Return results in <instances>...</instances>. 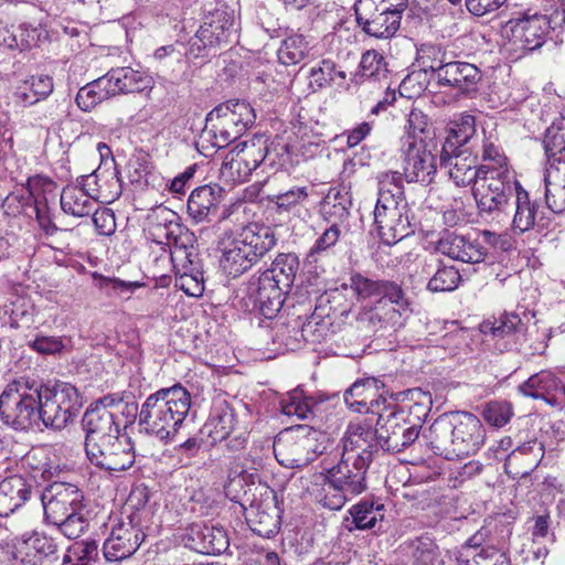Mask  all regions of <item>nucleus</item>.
Listing matches in <instances>:
<instances>
[{"mask_svg": "<svg viewBox=\"0 0 565 565\" xmlns=\"http://www.w3.org/2000/svg\"><path fill=\"white\" fill-rule=\"evenodd\" d=\"M545 202L550 216L552 213L565 212V163L546 166L544 170Z\"/></svg>", "mask_w": 565, "mask_h": 565, "instance_id": "nucleus-43", "label": "nucleus"}, {"mask_svg": "<svg viewBox=\"0 0 565 565\" xmlns=\"http://www.w3.org/2000/svg\"><path fill=\"white\" fill-rule=\"evenodd\" d=\"M257 148L247 141L238 143L223 160L220 169L221 178L226 182H245L252 172L262 163L264 157L259 154L262 142Z\"/></svg>", "mask_w": 565, "mask_h": 565, "instance_id": "nucleus-21", "label": "nucleus"}, {"mask_svg": "<svg viewBox=\"0 0 565 565\" xmlns=\"http://www.w3.org/2000/svg\"><path fill=\"white\" fill-rule=\"evenodd\" d=\"M53 87V79L50 76L32 75L18 82L13 95L18 104L26 107L47 98Z\"/></svg>", "mask_w": 565, "mask_h": 565, "instance_id": "nucleus-45", "label": "nucleus"}, {"mask_svg": "<svg viewBox=\"0 0 565 565\" xmlns=\"http://www.w3.org/2000/svg\"><path fill=\"white\" fill-rule=\"evenodd\" d=\"M385 280H373L360 273L350 276V284L343 282L340 287L331 289L327 296L328 301L339 302L341 298L348 295L355 297L356 300H367L381 296Z\"/></svg>", "mask_w": 565, "mask_h": 565, "instance_id": "nucleus-40", "label": "nucleus"}, {"mask_svg": "<svg viewBox=\"0 0 565 565\" xmlns=\"http://www.w3.org/2000/svg\"><path fill=\"white\" fill-rule=\"evenodd\" d=\"M53 525H55L65 537L76 540L86 532L89 521L84 514V510H77L74 514L54 522Z\"/></svg>", "mask_w": 565, "mask_h": 565, "instance_id": "nucleus-59", "label": "nucleus"}, {"mask_svg": "<svg viewBox=\"0 0 565 565\" xmlns=\"http://www.w3.org/2000/svg\"><path fill=\"white\" fill-rule=\"evenodd\" d=\"M36 454H28L24 458L26 465L33 470L32 476L13 475L0 482V516H9L23 507L32 497L38 476L44 480L52 478V468L47 462L34 465Z\"/></svg>", "mask_w": 565, "mask_h": 565, "instance_id": "nucleus-9", "label": "nucleus"}, {"mask_svg": "<svg viewBox=\"0 0 565 565\" xmlns=\"http://www.w3.org/2000/svg\"><path fill=\"white\" fill-rule=\"evenodd\" d=\"M233 28V15L225 11L216 10L212 19L200 26L196 32V39L203 47H217L231 42Z\"/></svg>", "mask_w": 565, "mask_h": 565, "instance_id": "nucleus-38", "label": "nucleus"}, {"mask_svg": "<svg viewBox=\"0 0 565 565\" xmlns=\"http://www.w3.org/2000/svg\"><path fill=\"white\" fill-rule=\"evenodd\" d=\"M412 311H402L395 306L377 301L373 307L361 308L356 313V326L367 332H376L381 329H398L405 324Z\"/></svg>", "mask_w": 565, "mask_h": 565, "instance_id": "nucleus-25", "label": "nucleus"}, {"mask_svg": "<svg viewBox=\"0 0 565 565\" xmlns=\"http://www.w3.org/2000/svg\"><path fill=\"white\" fill-rule=\"evenodd\" d=\"M318 403L312 396H308L301 387H296L285 396V435L288 438L301 437L310 447V436L317 434L310 424H295L294 419L313 420Z\"/></svg>", "mask_w": 565, "mask_h": 565, "instance_id": "nucleus-15", "label": "nucleus"}, {"mask_svg": "<svg viewBox=\"0 0 565 565\" xmlns=\"http://www.w3.org/2000/svg\"><path fill=\"white\" fill-rule=\"evenodd\" d=\"M565 31V11H555L551 17L544 14L524 15L512 19L503 28V36L512 50L533 51L541 47L550 32L563 42L561 35Z\"/></svg>", "mask_w": 565, "mask_h": 565, "instance_id": "nucleus-7", "label": "nucleus"}, {"mask_svg": "<svg viewBox=\"0 0 565 565\" xmlns=\"http://www.w3.org/2000/svg\"><path fill=\"white\" fill-rule=\"evenodd\" d=\"M41 399L39 424L54 430L65 428L83 406L78 390L66 382H58L53 386L42 384Z\"/></svg>", "mask_w": 565, "mask_h": 565, "instance_id": "nucleus-8", "label": "nucleus"}, {"mask_svg": "<svg viewBox=\"0 0 565 565\" xmlns=\"http://www.w3.org/2000/svg\"><path fill=\"white\" fill-rule=\"evenodd\" d=\"M113 96L118 94L138 93L149 87L150 79L139 71L131 67H117L110 70L104 76Z\"/></svg>", "mask_w": 565, "mask_h": 565, "instance_id": "nucleus-42", "label": "nucleus"}, {"mask_svg": "<svg viewBox=\"0 0 565 565\" xmlns=\"http://www.w3.org/2000/svg\"><path fill=\"white\" fill-rule=\"evenodd\" d=\"M377 203H406L403 179L399 172L387 171L379 175Z\"/></svg>", "mask_w": 565, "mask_h": 565, "instance_id": "nucleus-50", "label": "nucleus"}, {"mask_svg": "<svg viewBox=\"0 0 565 565\" xmlns=\"http://www.w3.org/2000/svg\"><path fill=\"white\" fill-rule=\"evenodd\" d=\"M107 81L99 77L77 92L76 104L84 111H90L96 105L111 97Z\"/></svg>", "mask_w": 565, "mask_h": 565, "instance_id": "nucleus-51", "label": "nucleus"}, {"mask_svg": "<svg viewBox=\"0 0 565 565\" xmlns=\"http://www.w3.org/2000/svg\"><path fill=\"white\" fill-rule=\"evenodd\" d=\"M438 546L428 535L417 536L401 544L398 565H435Z\"/></svg>", "mask_w": 565, "mask_h": 565, "instance_id": "nucleus-39", "label": "nucleus"}, {"mask_svg": "<svg viewBox=\"0 0 565 565\" xmlns=\"http://www.w3.org/2000/svg\"><path fill=\"white\" fill-rule=\"evenodd\" d=\"M309 42L302 34H291L285 39V65L301 62L309 52Z\"/></svg>", "mask_w": 565, "mask_h": 565, "instance_id": "nucleus-63", "label": "nucleus"}, {"mask_svg": "<svg viewBox=\"0 0 565 565\" xmlns=\"http://www.w3.org/2000/svg\"><path fill=\"white\" fill-rule=\"evenodd\" d=\"M460 274L454 266L438 268L427 284V289L433 292L455 290L460 282Z\"/></svg>", "mask_w": 565, "mask_h": 565, "instance_id": "nucleus-55", "label": "nucleus"}, {"mask_svg": "<svg viewBox=\"0 0 565 565\" xmlns=\"http://www.w3.org/2000/svg\"><path fill=\"white\" fill-rule=\"evenodd\" d=\"M280 513L271 515L265 511H258L254 519H248L250 530L259 536L270 539L279 532Z\"/></svg>", "mask_w": 565, "mask_h": 565, "instance_id": "nucleus-58", "label": "nucleus"}, {"mask_svg": "<svg viewBox=\"0 0 565 565\" xmlns=\"http://www.w3.org/2000/svg\"><path fill=\"white\" fill-rule=\"evenodd\" d=\"M497 242V234L490 231H482L476 236L446 233L438 241V249L454 260L479 264L488 255L487 245L493 246Z\"/></svg>", "mask_w": 565, "mask_h": 565, "instance_id": "nucleus-14", "label": "nucleus"}, {"mask_svg": "<svg viewBox=\"0 0 565 565\" xmlns=\"http://www.w3.org/2000/svg\"><path fill=\"white\" fill-rule=\"evenodd\" d=\"M98 546L95 541L75 542L64 557V563L73 565H89L90 561L97 556Z\"/></svg>", "mask_w": 565, "mask_h": 565, "instance_id": "nucleus-61", "label": "nucleus"}, {"mask_svg": "<svg viewBox=\"0 0 565 565\" xmlns=\"http://www.w3.org/2000/svg\"><path fill=\"white\" fill-rule=\"evenodd\" d=\"M42 384L26 379L9 383L0 394V418L15 430L39 427Z\"/></svg>", "mask_w": 565, "mask_h": 565, "instance_id": "nucleus-6", "label": "nucleus"}, {"mask_svg": "<svg viewBox=\"0 0 565 565\" xmlns=\"http://www.w3.org/2000/svg\"><path fill=\"white\" fill-rule=\"evenodd\" d=\"M224 189L210 183L195 188L188 199V214L195 222L207 221L210 216L215 215L220 203L224 200Z\"/></svg>", "mask_w": 565, "mask_h": 565, "instance_id": "nucleus-31", "label": "nucleus"}, {"mask_svg": "<svg viewBox=\"0 0 565 565\" xmlns=\"http://www.w3.org/2000/svg\"><path fill=\"white\" fill-rule=\"evenodd\" d=\"M512 404L507 401H491L486 404L482 415L492 427L501 428L513 417Z\"/></svg>", "mask_w": 565, "mask_h": 565, "instance_id": "nucleus-57", "label": "nucleus"}, {"mask_svg": "<svg viewBox=\"0 0 565 565\" xmlns=\"http://www.w3.org/2000/svg\"><path fill=\"white\" fill-rule=\"evenodd\" d=\"M545 455V447L536 439L523 443L513 449L505 459V468L516 476H529L533 472Z\"/></svg>", "mask_w": 565, "mask_h": 565, "instance_id": "nucleus-36", "label": "nucleus"}, {"mask_svg": "<svg viewBox=\"0 0 565 565\" xmlns=\"http://www.w3.org/2000/svg\"><path fill=\"white\" fill-rule=\"evenodd\" d=\"M524 396L543 399L552 406L565 405V386L550 371H541L519 386Z\"/></svg>", "mask_w": 565, "mask_h": 565, "instance_id": "nucleus-28", "label": "nucleus"}, {"mask_svg": "<svg viewBox=\"0 0 565 565\" xmlns=\"http://www.w3.org/2000/svg\"><path fill=\"white\" fill-rule=\"evenodd\" d=\"M478 154L479 151L472 153L471 147L454 153L441 151L440 166L447 170L449 178L457 186H468L471 183L475 185L477 180L487 172L477 166Z\"/></svg>", "mask_w": 565, "mask_h": 565, "instance_id": "nucleus-24", "label": "nucleus"}, {"mask_svg": "<svg viewBox=\"0 0 565 565\" xmlns=\"http://www.w3.org/2000/svg\"><path fill=\"white\" fill-rule=\"evenodd\" d=\"M175 287L183 290L188 296L200 297L204 291L203 273L199 267H191L190 271H182L175 277Z\"/></svg>", "mask_w": 565, "mask_h": 565, "instance_id": "nucleus-62", "label": "nucleus"}, {"mask_svg": "<svg viewBox=\"0 0 565 565\" xmlns=\"http://www.w3.org/2000/svg\"><path fill=\"white\" fill-rule=\"evenodd\" d=\"M355 15L358 23L365 33L377 39L392 38L401 25V15L395 13L386 14L372 10V3L365 2L363 6L355 4Z\"/></svg>", "mask_w": 565, "mask_h": 565, "instance_id": "nucleus-30", "label": "nucleus"}, {"mask_svg": "<svg viewBox=\"0 0 565 565\" xmlns=\"http://www.w3.org/2000/svg\"><path fill=\"white\" fill-rule=\"evenodd\" d=\"M481 141L482 145L480 152L483 161L480 166L481 169L487 170V173L493 171L500 172V170H511L508 166L507 157L491 137H486L483 135Z\"/></svg>", "mask_w": 565, "mask_h": 565, "instance_id": "nucleus-54", "label": "nucleus"}, {"mask_svg": "<svg viewBox=\"0 0 565 565\" xmlns=\"http://www.w3.org/2000/svg\"><path fill=\"white\" fill-rule=\"evenodd\" d=\"M406 206L407 203H376L374 222L384 244L394 245L412 233Z\"/></svg>", "mask_w": 565, "mask_h": 565, "instance_id": "nucleus-19", "label": "nucleus"}, {"mask_svg": "<svg viewBox=\"0 0 565 565\" xmlns=\"http://www.w3.org/2000/svg\"><path fill=\"white\" fill-rule=\"evenodd\" d=\"M488 533L484 526L459 548L448 551L441 565H510L505 552L492 544Z\"/></svg>", "mask_w": 565, "mask_h": 565, "instance_id": "nucleus-12", "label": "nucleus"}, {"mask_svg": "<svg viewBox=\"0 0 565 565\" xmlns=\"http://www.w3.org/2000/svg\"><path fill=\"white\" fill-rule=\"evenodd\" d=\"M153 230V235L159 243H162L161 239L166 238V244L170 245V256L157 258V263L171 264L177 277L182 274V271H190L191 267H198L193 259L196 257L192 245L194 238L193 233L188 231L183 232L180 224L172 221L158 224Z\"/></svg>", "mask_w": 565, "mask_h": 565, "instance_id": "nucleus-13", "label": "nucleus"}, {"mask_svg": "<svg viewBox=\"0 0 565 565\" xmlns=\"http://www.w3.org/2000/svg\"><path fill=\"white\" fill-rule=\"evenodd\" d=\"M449 58V54L440 45L425 43L417 49V63L419 67L425 73L430 72L435 81L438 77L439 71L444 68Z\"/></svg>", "mask_w": 565, "mask_h": 565, "instance_id": "nucleus-49", "label": "nucleus"}, {"mask_svg": "<svg viewBox=\"0 0 565 565\" xmlns=\"http://www.w3.org/2000/svg\"><path fill=\"white\" fill-rule=\"evenodd\" d=\"M419 430L420 426L407 423L405 412L391 401L377 418V444L384 450L401 452L418 439Z\"/></svg>", "mask_w": 565, "mask_h": 565, "instance_id": "nucleus-10", "label": "nucleus"}, {"mask_svg": "<svg viewBox=\"0 0 565 565\" xmlns=\"http://www.w3.org/2000/svg\"><path fill=\"white\" fill-rule=\"evenodd\" d=\"M383 505H375L373 502H360L350 509L351 523L354 529H372L379 520H382Z\"/></svg>", "mask_w": 565, "mask_h": 565, "instance_id": "nucleus-53", "label": "nucleus"}, {"mask_svg": "<svg viewBox=\"0 0 565 565\" xmlns=\"http://www.w3.org/2000/svg\"><path fill=\"white\" fill-rule=\"evenodd\" d=\"M424 438L435 454L452 460L475 455L484 444L486 430L476 415L454 412L435 419Z\"/></svg>", "mask_w": 565, "mask_h": 565, "instance_id": "nucleus-1", "label": "nucleus"}, {"mask_svg": "<svg viewBox=\"0 0 565 565\" xmlns=\"http://www.w3.org/2000/svg\"><path fill=\"white\" fill-rule=\"evenodd\" d=\"M429 136V119L422 110L414 108L411 110L405 124V134L401 139V146L407 143H426L425 139Z\"/></svg>", "mask_w": 565, "mask_h": 565, "instance_id": "nucleus-52", "label": "nucleus"}, {"mask_svg": "<svg viewBox=\"0 0 565 565\" xmlns=\"http://www.w3.org/2000/svg\"><path fill=\"white\" fill-rule=\"evenodd\" d=\"M341 441V456L353 460L367 457V462H371L372 449L377 443V428L373 429L367 423H350Z\"/></svg>", "mask_w": 565, "mask_h": 565, "instance_id": "nucleus-27", "label": "nucleus"}, {"mask_svg": "<svg viewBox=\"0 0 565 565\" xmlns=\"http://www.w3.org/2000/svg\"><path fill=\"white\" fill-rule=\"evenodd\" d=\"M481 79L480 70L471 63L448 60L438 73L436 83L443 87L455 88L460 93L475 90Z\"/></svg>", "mask_w": 565, "mask_h": 565, "instance_id": "nucleus-29", "label": "nucleus"}, {"mask_svg": "<svg viewBox=\"0 0 565 565\" xmlns=\"http://www.w3.org/2000/svg\"><path fill=\"white\" fill-rule=\"evenodd\" d=\"M447 136L443 145L445 153H454L473 147L471 142L478 139L476 119L472 115L460 114L451 119L446 129Z\"/></svg>", "mask_w": 565, "mask_h": 565, "instance_id": "nucleus-37", "label": "nucleus"}, {"mask_svg": "<svg viewBox=\"0 0 565 565\" xmlns=\"http://www.w3.org/2000/svg\"><path fill=\"white\" fill-rule=\"evenodd\" d=\"M515 210L512 217L511 230L514 234H523L530 230L542 231L547 228L551 216L545 206L530 200L529 192L516 184Z\"/></svg>", "mask_w": 565, "mask_h": 565, "instance_id": "nucleus-22", "label": "nucleus"}, {"mask_svg": "<svg viewBox=\"0 0 565 565\" xmlns=\"http://www.w3.org/2000/svg\"><path fill=\"white\" fill-rule=\"evenodd\" d=\"M521 327V319L514 313H502L498 318L481 322L480 331L486 342H493L497 350L503 352L515 343V334Z\"/></svg>", "mask_w": 565, "mask_h": 565, "instance_id": "nucleus-32", "label": "nucleus"}, {"mask_svg": "<svg viewBox=\"0 0 565 565\" xmlns=\"http://www.w3.org/2000/svg\"><path fill=\"white\" fill-rule=\"evenodd\" d=\"M142 525L137 514H129L127 522L111 529L104 542V556L109 562H118L131 556L145 540Z\"/></svg>", "mask_w": 565, "mask_h": 565, "instance_id": "nucleus-17", "label": "nucleus"}, {"mask_svg": "<svg viewBox=\"0 0 565 565\" xmlns=\"http://www.w3.org/2000/svg\"><path fill=\"white\" fill-rule=\"evenodd\" d=\"M88 461L110 475L126 471L135 463V450L129 437L114 436L84 446Z\"/></svg>", "mask_w": 565, "mask_h": 565, "instance_id": "nucleus-11", "label": "nucleus"}, {"mask_svg": "<svg viewBox=\"0 0 565 565\" xmlns=\"http://www.w3.org/2000/svg\"><path fill=\"white\" fill-rule=\"evenodd\" d=\"M306 188H297L285 192V212L291 214L288 223L291 231L296 236H302L310 232L308 226V217L310 215L307 203Z\"/></svg>", "mask_w": 565, "mask_h": 565, "instance_id": "nucleus-44", "label": "nucleus"}, {"mask_svg": "<svg viewBox=\"0 0 565 565\" xmlns=\"http://www.w3.org/2000/svg\"><path fill=\"white\" fill-rule=\"evenodd\" d=\"M377 301L386 302V305L395 306L402 311H412L411 302L406 297L403 288L393 281L385 280L381 296Z\"/></svg>", "mask_w": 565, "mask_h": 565, "instance_id": "nucleus-64", "label": "nucleus"}, {"mask_svg": "<svg viewBox=\"0 0 565 565\" xmlns=\"http://www.w3.org/2000/svg\"><path fill=\"white\" fill-rule=\"evenodd\" d=\"M191 407V395L180 384L149 395L138 413L139 431L160 441L174 439Z\"/></svg>", "mask_w": 565, "mask_h": 565, "instance_id": "nucleus-2", "label": "nucleus"}, {"mask_svg": "<svg viewBox=\"0 0 565 565\" xmlns=\"http://www.w3.org/2000/svg\"><path fill=\"white\" fill-rule=\"evenodd\" d=\"M477 204L478 214L483 218L491 221H500L501 216L505 214L509 202L499 199H492L484 194L473 193Z\"/></svg>", "mask_w": 565, "mask_h": 565, "instance_id": "nucleus-60", "label": "nucleus"}, {"mask_svg": "<svg viewBox=\"0 0 565 565\" xmlns=\"http://www.w3.org/2000/svg\"><path fill=\"white\" fill-rule=\"evenodd\" d=\"M546 166L557 168L565 163V117L553 121L543 139Z\"/></svg>", "mask_w": 565, "mask_h": 565, "instance_id": "nucleus-47", "label": "nucleus"}, {"mask_svg": "<svg viewBox=\"0 0 565 565\" xmlns=\"http://www.w3.org/2000/svg\"><path fill=\"white\" fill-rule=\"evenodd\" d=\"M82 425L85 431L84 446L120 435L115 415L104 408L88 407L83 416Z\"/></svg>", "mask_w": 565, "mask_h": 565, "instance_id": "nucleus-34", "label": "nucleus"}, {"mask_svg": "<svg viewBox=\"0 0 565 565\" xmlns=\"http://www.w3.org/2000/svg\"><path fill=\"white\" fill-rule=\"evenodd\" d=\"M309 78V83L306 88H301V81L299 75L292 79L290 84V90L292 94L309 95L331 83H337L338 79L341 82L345 79V72L337 70L335 64L330 60L321 61L317 66L311 67L309 74L306 76Z\"/></svg>", "mask_w": 565, "mask_h": 565, "instance_id": "nucleus-41", "label": "nucleus"}, {"mask_svg": "<svg viewBox=\"0 0 565 565\" xmlns=\"http://www.w3.org/2000/svg\"><path fill=\"white\" fill-rule=\"evenodd\" d=\"M281 255H278L259 277V310L265 319H274L282 309L280 276L282 275Z\"/></svg>", "mask_w": 565, "mask_h": 565, "instance_id": "nucleus-26", "label": "nucleus"}, {"mask_svg": "<svg viewBox=\"0 0 565 565\" xmlns=\"http://www.w3.org/2000/svg\"><path fill=\"white\" fill-rule=\"evenodd\" d=\"M324 458L322 473L324 476L323 497L320 502L330 510H340L354 497L366 489L365 473L370 462L367 457L347 459L341 456L337 465Z\"/></svg>", "mask_w": 565, "mask_h": 565, "instance_id": "nucleus-4", "label": "nucleus"}, {"mask_svg": "<svg viewBox=\"0 0 565 565\" xmlns=\"http://www.w3.org/2000/svg\"><path fill=\"white\" fill-rule=\"evenodd\" d=\"M83 501V492L72 483L53 482L41 492L44 518L51 524L85 510Z\"/></svg>", "mask_w": 565, "mask_h": 565, "instance_id": "nucleus-16", "label": "nucleus"}, {"mask_svg": "<svg viewBox=\"0 0 565 565\" xmlns=\"http://www.w3.org/2000/svg\"><path fill=\"white\" fill-rule=\"evenodd\" d=\"M60 201L62 210L74 217L88 216L94 211V200L77 185L65 186Z\"/></svg>", "mask_w": 565, "mask_h": 565, "instance_id": "nucleus-48", "label": "nucleus"}, {"mask_svg": "<svg viewBox=\"0 0 565 565\" xmlns=\"http://www.w3.org/2000/svg\"><path fill=\"white\" fill-rule=\"evenodd\" d=\"M185 547L206 555H217L230 546L226 531L222 526L204 522L192 523L182 533Z\"/></svg>", "mask_w": 565, "mask_h": 565, "instance_id": "nucleus-20", "label": "nucleus"}, {"mask_svg": "<svg viewBox=\"0 0 565 565\" xmlns=\"http://www.w3.org/2000/svg\"><path fill=\"white\" fill-rule=\"evenodd\" d=\"M77 186L92 200L110 203L119 198L121 184L115 172L95 171L77 179Z\"/></svg>", "mask_w": 565, "mask_h": 565, "instance_id": "nucleus-33", "label": "nucleus"}, {"mask_svg": "<svg viewBox=\"0 0 565 565\" xmlns=\"http://www.w3.org/2000/svg\"><path fill=\"white\" fill-rule=\"evenodd\" d=\"M275 244L276 236L270 226L248 224L224 249L221 266L227 276L236 278L249 270Z\"/></svg>", "mask_w": 565, "mask_h": 565, "instance_id": "nucleus-5", "label": "nucleus"}, {"mask_svg": "<svg viewBox=\"0 0 565 565\" xmlns=\"http://www.w3.org/2000/svg\"><path fill=\"white\" fill-rule=\"evenodd\" d=\"M35 307L32 300L23 296L11 297L1 308L0 318L11 328L29 329L34 322Z\"/></svg>", "mask_w": 565, "mask_h": 565, "instance_id": "nucleus-46", "label": "nucleus"}, {"mask_svg": "<svg viewBox=\"0 0 565 565\" xmlns=\"http://www.w3.org/2000/svg\"><path fill=\"white\" fill-rule=\"evenodd\" d=\"M280 137L276 136L275 139L268 143V139L265 136H255L253 139H250L248 145H254V148H257V141L262 142V146L259 147V154L264 157L262 160V163L269 166V167H276V171H279L282 167V163L280 162V159L282 157V147L280 142Z\"/></svg>", "mask_w": 565, "mask_h": 565, "instance_id": "nucleus-56", "label": "nucleus"}, {"mask_svg": "<svg viewBox=\"0 0 565 565\" xmlns=\"http://www.w3.org/2000/svg\"><path fill=\"white\" fill-rule=\"evenodd\" d=\"M516 184H521L513 170H500V172H484L472 188V193L484 194L492 199L509 202L515 194Z\"/></svg>", "mask_w": 565, "mask_h": 565, "instance_id": "nucleus-35", "label": "nucleus"}, {"mask_svg": "<svg viewBox=\"0 0 565 565\" xmlns=\"http://www.w3.org/2000/svg\"><path fill=\"white\" fill-rule=\"evenodd\" d=\"M256 114L245 100H227L213 108L206 116V125L200 141V151L209 157L217 149L238 139L254 122Z\"/></svg>", "mask_w": 565, "mask_h": 565, "instance_id": "nucleus-3", "label": "nucleus"}, {"mask_svg": "<svg viewBox=\"0 0 565 565\" xmlns=\"http://www.w3.org/2000/svg\"><path fill=\"white\" fill-rule=\"evenodd\" d=\"M404 175L408 182L429 184L437 172L436 156L426 143H407L401 146Z\"/></svg>", "mask_w": 565, "mask_h": 565, "instance_id": "nucleus-23", "label": "nucleus"}, {"mask_svg": "<svg viewBox=\"0 0 565 565\" xmlns=\"http://www.w3.org/2000/svg\"><path fill=\"white\" fill-rule=\"evenodd\" d=\"M381 382L375 377H366L354 382L344 393L347 406L356 413H371L377 416L386 411L392 396L386 398L381 392Z\"/></svg>", "mask_w": 565, "mask_h": 565, "instance_id": "nucleus-18", "label": "nucleus"}]
</instances>
